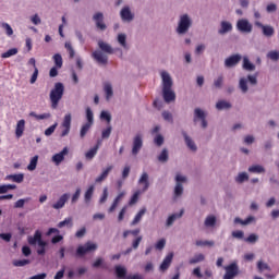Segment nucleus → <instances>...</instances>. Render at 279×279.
Masks as SVG:
<instances>
[{"label": "nucleus", "mask_w": 279, "mask_h": 279, "mask_svg": "<svg viewBox=\"0 0 279 279\" xmlns=\"http://www.w3.org/2000/svg\"><path fill=\"white\" fill-rule=\"evenodd\" d=\"M138 184H144L142 190H137L129 201V206H134L138 202V197L143 195V193L147 192L149 189V174L147 172H143L141 178L138 179Z\"/></svg>", "instance_id": "1"}, {"label": "nucleus", "mask_w": 279, "mask_h": 279, "mask_svg": "<svg viewBox=\"0 0 279 279\" xmlns=\"http://www.w3.org/2000/svg\"><path fill=\"white\" fill-rule=\"evenodd\" d=\"M64 95V84L56 83L54 87L50 90V101L51 108L56 110L58 108V104H60V99Z\"/></svg>", "instance_id": "2"}, {"label": "nucleus", "mask_w": 279, "mask_h": 279, "mask_svg": "<svg viewBox=\"0 0 279 279\" xmlns=\"http://www.w3.org/2000/svg\"><path fill=\"white\" fill-rule=\"evenodd\" d=\"M28 243L29 245H37L39 246V248L37 250V254L38 256H45L46 254V250L45 247H47V242L43 241V233L37 230L34 233V236H28Z\"/></svg>", "instance_id": "3"}, {"label": "nucleus", "mask_w": 279, "mask_h": 279, "mask_svg": "<svg viewBox=\"0 0 279 279\" xmlns=\"http://www.w3.org/2000/svg\"><path fill=\"white\" fill-rule=\"evenodd\" d=\"M97 244L88 241L84 245H81L76 250V256H86V254H93V252H97Z\"/></svg>", "instance_id": "4"}, {"label": "nucleus", "mask_w": 279, "mask_h": 279, "mask_svg": "<svg viewBox=\"0 0 279 279\" xmlns=\"http://www.w3.org/2000/svg\"><path fill=\"white\" fill-rule=\"evenodd\" d=\"M191 25H192L191 17H189L187 14H183L180 17L177 32L179 34H186V32H189V28L191 27Z\"/></svg>", "instance_id": "5"}, {"label": "nucleus", "mask_w": 279, "mask_h": 279, "mask_svg": "<svg viewBox=\"0 0 279 279\" xmlns=\"http://www.w3.org/2000/svg\"><path fill=\"white\" fill-rule=\"evenodd\" d=\"M226 274L223 275V279H234L239 276V265L236 263H231L230 265L225 267Z\"/></svg>", "instance_id": "6"}, {"label": "nucleus", "mask_w": 279, "mask_h": 279, "mask_svg": "<svg viewBox=\"0 0 279 279\" xmlns=\"http://www.w3.org/2000/svg\"><path fill=\"white\" fill-rule=\"evenodd\" d=\"M236 28L242 34H252L253 26L246 19H241L236 23Z\"/></svg>", "instance_id": "7"}, {"label": "nucleus", "mask_w": 279, "mask_h": 279, "mask_svg": "<svg viewBox=\"0 0 279 279\" xmlns=\"http://www.w3.org/2000/svg\"><path fill=\"white\" fill-rule=\"evenodd\" d=\"M141 149H143V135L136 134L133 138L132 155L138 156Z\"/></svg>", "instance_id": "8"}, {"label": "nucleus", "mask_w": 279, "mask_h": 279, "mask_svg": "<svg viewBox=\"0 0 279 279\" xmlns=\"http://www.w3.org/2000/svg\"><path fill=\"white\" fill-rule=\"evenodd\" d=\"M197 119L202 121V128L206 130L208 128V121H206V112L199 108L194 110V123H197Z\"/></svg>", "instance_id": "9"}, {"label": "nucleus", "mask_w": 279, "mask_h": 279, "mask_svg": "<svg viewBox=\"0 0 279 279\" xmlns=\"http://www.w3.org/2000/svg\"><path fill=\"white\" fill-rule=\"evenodd\" d=\"M93 20L95 21L97 29H100V32H106L108 26H106V23H104V13L97 12L94 14Z\"/></svg>", "instance_id": "10"}, {"label": "nucleus", "mask_w": 279, "mask_h": 279, "mask_svg": "<svg viewBox=\"0 0 279 279\" xmlns=\"http://www.w3.org/2000/svg\"><path fill=\"white\" fill-rule=\"evenodd\" d=\"M61 136H68L69 132H71V114H66L63 119V122L60 126Z\"/></svg>", "instance_id": "11"}, {"label": "nucleus", "mask_w": 279, "mask_h": 279, "mask_svg": "<svg viewBox=\"0 0 279 279\" xmlns=\"http://www.w3.org/2000/svg\"><path fill=\"white\" fill-rule=\"evenodd\" d=\"M256 27H259L264 34V36H266L267 38H271V36H274V34H276V31L274 29L272 26L269 25H263V23L260 22H255Z\"/></svg>", "instance_id": "12"}, {"label": "nucleus", "mask_w": 279, "mask_h": 279, "mask_svg": "<svg viewBox=\"0 0 279 279\" xmlns=\"http://www.w3.org/2000/svg\"><path fill=\"white\" fill-rule=\"evenodd\" d=\"M161 80H162V90L173 88V80H171V75L167 72H161Z\"/></svg>", "instance_id": "13"}, {"label": "nucleus", "mask_w": 279, "mask_h": 279, "mask_svg": "<svg viewBox=\"0 0 279 279\" xmlns=\"http://www.w3.org/2000/svg\"><path fill=\"white\" fill-rule=\"evenodd\" d=\"M241 62V54H232L231 57L225 60V66L231 69L232 66H236Z\"/></svg>", "instance_id": "14"}, {"label": "nucleus", "mask_w": 279, "mask_h": 279, "mask_svg": "<svg viewBox=\"0 0 279 279\" xmlns=\"http://www.w3.org/2000/svg\"><path fill=\"white\" fill-rule=\"evenodd\" d=\"M171 263H173V253H169L162 260L159 266V270L165 272L169 267H171Z\"/></svg>", "instance_id": "15"}, {"label": "nucleus", "mask_w": 279, "mask_h": 279, "mask_svg": "<svg viewBox=\"0 0 279 279\" xmlns=\"http://www.w3.org/2000/svg\"><path fill=\"white\" fill-rule=\"evenodd\" d=\"M69 155V148H63L62 151L52 156V162L58 167L63 160L64 156Z\"/></svg>", "instance_id": "16"}, {"label": "nucleus", "mask_w": 279, "mask_h": 279, "mask_svg": "<svg viewBox=\"0 0 279 279\" xmlns=\"http://www.w3.org/2000/svg\"><path fill=\"white\" fill-rule=\"evenodd\" d=\"M93 58L98 62V64H108V56L104 54V52L99 50L93 52Z\"/></svg>", "instance_id": "17"}, {"label": "nucleus", "mask_w": 279, "mask_h": 279, "mask_svg": "<svg viewBox=\"0 0 279 279\" xmlns=\"http://www.w3.org/2000/svg\"><path fill=\"white\" fill-rule=\"evenodd\" d=\"M69 197H71L69 194H63L57 203L52 204V208L54 210H60V208H64V204L69 202Z\"/></svg>", "instance_id": "18"}, {"label": "nucleus", "mask_w": 279, "mask_h": 279, "mask_svg": "<svg viewBox=\"0 0 279 279\" xmlns=\"http://www.w3.org/2000/svg\"><path fill=\"white\" fill-rule=\"evenodd\" d=\"M113 168V166H108L106 169H104L100 175L95 179L96 184H101V182H104V180L110 175V171H112Z\"/></svg>", "instance_id": "19"}, {"label": "nucleus", "mask_w": 279, "mask_h": 279, "mask_svg": "<svg viewBox=\"0 0 279 279\" xmlns=\"http://www.w3.org/2000/svg\"><path fill=\"white\" fill-rule=\"evenodd\" d=\"M113 168V166H108L106 169H104L100 175L95 179L96 184H101V182H104V180L110 175V171H112Z\"/></svg>", "instance_id": "20"}, {"label": "nucleus", "mask_w": 279, "mask_h": 279, "mask_svg": "<svg viewBox=\"0 0 279 279\" xmlns=\"http://www.w3.org/2000/svg\"><path fill=\"white\" fill-rule=\"evenodd\" d=\"M162 96L166 104H171V101L175 100V92L170 89H162Z\"/></svg>", "instance_id": "21"}, {"label": "nucleus", "mask_w": 279, "mask_h": 279, "mask_svg": "<svg viewBox=\"0 0 279 279\" xmlns=\"http://www.w3.org/2000/svg\"><path fill=\"white\" fill-rule=\"evenodd\" d=\"M5 180H8L9 182H15L16 184H21L23 180H25V174L24 173L8 174L5 177Z\"/></svg>", "instance_id": "22"}, {"label": "nucleus", "mask_w": 279, "mask_h": 279, "mask_svg": "<svg viewBox=\"0 0 279 279\" xmlns=\"http://www.w3.org/2000/svg\"><path fill=\"white\" fill-rule=\"evenodd\" d=\"M122 21H133L134 15L132 14V11L128 7L123 8L120 12Z\"/></svg>", "instance_id": "23"}, {"label": "nucleus", "mask_w": 279, "mask_h": 279, "mask_svg": "<svg viewBox=\"0 0 279 279\" xmlns=\"http://www.w3.org/2000/svg\"><path fill=\"white\" fill-rule=\"evenodd\" d=\"M220 29L218 31V34H228V32H232V24L230 22L227 21H222L220 23Z\"/></svg>", "instance_id": "24"}, {"label": "nucleus", "mask_w": 279, "mask_h": 279, "mask_svg": "<svg viewBox=\"0 0 279 279\" xmlns=\"http://www.w3.org/2000/svg\"><path fill=\"white\" fill-rule=\"evenodd\" d=\"M23 132H25V120H20L15 129L16 138H21V136H23Z\"/></svg>", "instance_id": "25"}, {"label": "nucleus", "mask_w": 279, "mask_h": 279, "mask_svg": "<svg viewBox=\"0 0 279 279\" xmlns=\"http://www.w3.org/2000/svg\"><path fill=\"white\" fill-rule=\"evenodd\" d=\"M145 213H147V208L143 207L134 217V219L131 222V226H136L141 223V220L143 219Z\"/></svg>", "instance_id": "26"}, {"label": "nucleus", "mask_w": 279, "mask_h": 279, "mask_svg": "<svg viewBox=\"0 0 279 279\" xmlns=\"http://www.w3.org/2000/svg\"><path fill=\"white\" fill-rule=\"evenodd\" d=\"M204 226L205 228H215L217 226V217L215 215L207 216Z\"/></svg>", "instance_id": "27"}, {"label": "nucleus", "mask_w": 279, "mask_h": 279, "mask_svg": "<svg viewBox=\"0 0 279 279\" xmlns=\"http://www.w3.org/2000/svg\"><path fill=\"white\" fill-rule=\"evenodd\" d=\"M183 137L189 149H191L192 151H197V146L195 145V142L191 140L186 132H183Z\"/></svg>", "instance_id": "28"}, {"label": "nucleus", "mask_w": 279, "mask_h": 279, "mask_svg": "<svg viewBox=\"0 0 279 279\" xmlns=\"http://www.w3.org/2000/svg\"><path fill=\"white\" fill-rule=\"evenodd\" d=\"M99 150V142L97 143V145H95L93 148H90L86 154H85V158L87 160H93L95 158V156H97V151Z\"/></svg>", "instance_id": "29"}, {"label": "nucleus", "mask_w": 279, "mask_h": 279, "mask_svg": "<svg viewBox=\"0 0 279 279\" xmlns=\"http://www.w3.org/2000/svg\"><path fill=\"white\" fill-rule=\"evenodd\" d=\"M184 215V209H181L179 214H172L168 219L166 226H173L175 219H180Z\"/></svg>", "instance_id": "30"}, {"label": "nucleus", "mask_w": 279, "mask_h": 279, "mask_svg": "<svg viewBox=\"0 0 279 279\" xmlns=\"http://www.w3.org/2000/svg\"><path fill=\"white\" fill-rule=\"evenodd\" d=\"M104 90H105L107 101L110 100L112 95H114V92L112 90V84L105 83L104 84Z\"/></svg>", "instance_id": "31"}, {"label": "nucleus", "mask_w": 279, "mask_h": 279, "mask_svg": "<svg viewBox=\"0 0 279 279\" xmlns=\"http://www.w3.org/2000/svg\"><path fill=\"white\" fill-rule=\"evenodd\" d=\"M242 68L244 69V71H256V65H254V63H251L247 57L243 58Z\"/></svg>", "instance_id": "32"}, {"label": "nucleus", "mask_w": 279, "mask_h": 279, "mask_svg": "<svg viewBox=\"0 0 279 279\" xmlns=\"http://www.w3.org/2000/svg\"><path fill=\"white\" fill-rule=\"evenodd\" d=\"M116 276L120 279L128 278V270L121 266H116Z\"/></svg>", "instance_id": "33"}, {"label": "nucleus", "mask_w": 279, "mask_h": 279, "mask_svg": "<svg viewBox=\"0 0 279 279\" xmlns=\"http://www.w3.org/2000/svg\"><path fill=\"white\" fill-rule=\"evenodd\" d=\"M248 172L250 173H265V167L260 165H253L248 167Z\"/></svg>", "instance_id": "34"}, {"label": "nucleus", "mask_w": 279, "mask_h": 279, "mask_svg": "<svg viewBox=\"0 0 279 279\" xmlns=\"http://www.w3.org/2000/svg\"><path fill=\"white\" fill-rule=\"evenodd\" d=\"M217 110H228L232 108V105L226 100H220L216 104Z\"/></svg>", "instance_id": "35"}, {"label": "nucleus", "mask_w": 279, "mask_h": 279, "mask_svg": "<svg viewBox=\"0 0 279 279\" xmlns=\"http://www.w3.org/2000/svg\"><path fill=\"white\" fill-rule=\"evenodd\" d=\"M29 117H34L37 121H43L45 119H51V113H43V114H37L36 112L32 111L29 113Z\"/></svg>", "instance_id": "36"}, {"label": "nucleus", "mask_w": 279, "mask_h": 279, "mask_svg": "<svg viewBox=\"0 0 279 279\" xmlns=\"http://www.w3.org/2000/svg\"><path fill=\"white\" fill-rule=\"evenodd\" d=\"M98 47L101 51H105V53H113L112 47L104 41H99Z\"/></svg>", "instance_id": "37"}, {"label": "nucleus", "mask_w": 279, "mask_h": 279, "mask_svg": "<svg viewBox=\"0 0 279 279\" xmlns=\"http://www.w3.org/2000/svg\"><path fill=\"white\" fill-rule=\"evenodd\" d=\"M38 166V155L34 156L28 166H27V169L28 171H36V167Z\"/></svg>", "instance_id": "38"}, {"label": "nucleus", "mask_w": 279, "mask_h": 279, "mask_svg": "<svg viewBox=\"0 0 279 279\" xmlns=\"http://www.w3.org/2000/svg\"><path fill=\"white\" fill-rule=\"evenodd\" d=\"M196 245L197 247H213L215 246V241H208V240H205V241H202V240H197L196 241Z\"/></svg>", "instance_id": "39"}, {"label": "nucleus", "mask_w": 279, "mask_h": 279, "mask_svg": "<svg viewBox=\"0 0 279 279\" xmlns=\"http://www.w3.org/2000/svg\"><path fill=\"white\" fill-rule=\"evenodd\" d=\"M28 202H32V197L20 198L17 202H15L14 208H24L25 204Z\"/></svg>", "instance_id": "40"}, {"label": "nucleus", "mask_w": 279, "mask_h": 279, "mask_svg": "<svg viewBox=\"0 0 279 279\" xmlns=\"http://www.w3.org/2000/svg\"><path fill=\"white\" fill-rule=\"evenodd\" d=\"M204 254H196L193 258L190 259V265H196V263H202L205 260Z\"/></svg>", "instance_id": "41"}, {"label": "nucleus", "mask_w": 279, "mask_h": 279, "mask_svg": "<svg viewBox=\"0 0 279 279\" xmlns=\"http://www.w3.org/2000/svg\"><path fill=\"white\" fill-rule=\"evenodd\" d=\"M247 180H250V175H247L246 172H241L235 178V182H238V184H243V182H247Z\"/></svg>", "instance_id": "42"}, {"label": "nucleus", "mask_w": 279, "mask_h": 279, "mask_svg": "<svg viewBox=\"0 0 279 279\" xmlns=\"http://www.w3.org/2000/svg\"><path fill=\"white\" fill-rule=\"evenodd\" d=\"M239 88H240V90H242V93H247V90H248L247 78H245V77L240 78Z\"/></svg>", "instance_id": "43"}, {"label": "nucleus", "mask_w": 279, "mask_h": 279, "mask_svg": "<svg viewBox=\"0 0 279 279\" xmlns=\"http://www.w3.org/2000/svg\"><path fill=\"white\" fill-rule=\"evenodd\" d=\"M90 128H93V124H89L87 122L82 126L81 133H80L81 138H84V136L88 134V132L90 131Z\"/></svg>", "instance_id": "44"}, {"label": "nucleus", "mask_w": 279, "mask_h": 279, "mask_svg": "<svg viewBox=\"0 0 279 279\" xmlns=\"http://www.w3.org/2000/svg\"><path fill=\"white\" fill-rule=\"evenodd\" d=\"M159 162H167L169 160V150L167 148H163L161 154L158 156Z\"/></svg>", "instance_id": "45"}, {"label": "nucleus", "mask_w": 279, "mask_h": 279, "mask_svg": "<svg viewBox=\"0 0 279 279\" xmlns=\"http://www.w3.org/2000/svg\"><path fill=\"white\" fill-rule=\"evenodd\" d=\"M126 36L125 34H119L118 35V43L123 47V49H128V43H126Z\"/></svg>", "instance_id": "46"}, {"label": "nucleus", "mask_w": 279, "mask_h": 279, "mask_svg": "<svg viewBox=\"0 0 279 279\" xmlns=\"http://www.w3.org/2000/svg\"><path fill=\"white\" fill-rule=\"evenodd\" d=\"M257 269L260 272H263V271H270L271 270L269 265L266 264V263H263V260L257 262Z\"/></svg>", "instance_id": "47"}, {"label": "nucleus", "mask_w": 279, "mask_h": 279, "mask_svg": "<svg viewBox=\"0 0 279 279\" xmlns=\"http://www.w3.org/2000/svg\"><path fill=\"white\" fill-rule=\"evenodd\" d=\"M86 119H87L86 123H89L90 125L95 123L93 110H90V107L86 108Z\"/></svg>", "instance_id": "48"}, {"label": "nucleus", "mask_w": 279, "mask_h": 279, "mask_svg": "<svg viewBox=\"0 0 279 279\" xmlns=\"http://www.w3.org/2000/svg\"><path fill=\"white\" fill-rule=\"evenodd\" d=\"M16 53H19V49L12 48V49H9L7 52H3L1 54V58H12V56H16Z\"/></svg>", "instance_id": "49"}, {"label": "nucleus", "mask_w": 279, "mask_h": 279, "mask_svg": "<svg viewBox=\"0 0 279 279\" xmlns=\"http://www.w3.org/2000/svg\"><path fill=\"white\" fill-rule=\"evenodd\" d=\"M29 259H15L13 260L14 267H25V265H29Z\"/></svg>", "instance_id": "50"}, {"label": "nucleus", "mask_w": 279, "mask_h": 279, "mask_svg": "<svg viewBox=\"0 0 279 279\" xmlns=\"http://www.w3.org/2000/svg\"><path fill=\"white\" fill-rule=\"evenodd\" d=\"M95 192V186H89L88 190L85 192V202L88 203L93 198V193Z\"/></svg>", "instance_id": "51"}, {"label": "nucleus", "mask_w": 279, "mask_h": 279, "mask_svg": "<svg viewBox=\"0 0 279 279\" xmlns=\"http://www.w3.org/2000/svg\"><path fill=\"white\" fill-rule=\"evenodd\" d=\"M53 60L57 69H62V56L60 53H56L53 56Z\"/></svg>", "instance_id": "52"}, {"label": "nucleus", "mask_w": 279, "mask_h": 279, "mask_svg": "<svg viewBox=\"0 0 279 279\" xmlns=\"http://www.w3.org/2000/svg\"><path fill=\"white\" fill-rule=\"evenodd\" d=\"M182 193H184V187L182 186V183H177V185L174 187L175 197H180V195H182Z\"/></svg>", "instance_id": "53"}, {"label": "nucleus", "mask_w": 279, "mask_h": 279, "mask_svg": "<svg viewBox=\"0 0 279 279\" xmlns=\"http://www.w3.org/2000/svg\"><path fill=\"white\" fill-rule=\"evenodd\" d=\"M215 88H221L223 86V75H219L216 80H214Z\"/></svg>", "instance_id": "54"}, {"label": "nucleus", "mask_w": 279, "mask_h": 279, "mask_svg": "<svg viewBox=\"0 0 279 279\" xmlns=\"http://www.w3.org/2000/svg\"><path fill=\"white\" fill-rule=\"evenodd\" d=\"M258 74L247 75V80L252 86H256L258 84Z\"/></svg>", "instance_id": "55"}, {"label": "nucleus", "mask_w": 279, "mask_h": 279, "mask_svg": "<svg viewBox=\"0 0 279 279\" xmlns=\"http://www.w3.org/2000/svg\"><path fill=\"white\" fill-rule=\"evenodd\" d=\"M110 134H112V126H108L107 129L102 130L101 138H110Z\"/></svg>", "instance_id": "56"}, {"label": "nucleus", "mask_w": 279, "mask_h": 279, "mask_svg": "<svg viewBox=\"0 0 279 279\" xmlns=\"http://www.w3.org/2000/svg\"><path fill=\"white\" fill-rule=\"evenodd\" d=\"M56 128H58V122H56L54 124H52L51 126H49L46 131H45V135L46 136H51V134H53L56 132Z\"/></svg>", "instance_id": "57"}, {"label": "nucleus", "mask_w": 279, "mask_h": 279, "mask_svg": "<svg viewBox=\"0 0 279 279\" xmlns=\"http://www.w3.org/2000/svg\"><path fill=\"white\" fill-rule=\"evenodd\" d=\"M141 241H143V235H138L137 238H135V240H133L132 242V248L138 250V245H141Z\"/></svg>", "instance_id": "58"}, {"label": "nucleus", "mask_w": 279, "mask_h": 279, "mask_svg": "<svg viewBox=\"0 0 279 279\" xmlns=\"http://www.w3.org/2000/svg\"><path fill=\"white\" fill-rule=\"evenodd\" d=\"M167 245V240L165 239H161L159 240L156 244H155V247L156 250H165V246Z\"/></svg>", "instance_id": "59"}, {"label": "nucleus", "mask_w": 279, "mask_h": 279, "mask_svg": "<svg viewBox=\"0 0 279 279\" xmlns=\"http://www.w3.org/2000/svg\"><path fill=\"white\" fill-rule=\"evenodd\" d=\"M2 27L3 29H5L7 36H12V34H14V31L12 29V26H10V24L2 23Z\"/></svg>", "instance_id": "60"}, {"label": "nucleus", "mask_w": 279, "mask_h": 279, "mask_svg": "<svg viewBox=\"0 0 279 279\" xmlns=\"http://www.w3.org/2000/svg\"><path fill=\"white\" fill-rule=\"evenodd\" d=\"M162 117H163L165 121H169L170 123H173V114H171V112L163 111Z\"/></svg>", "instance_id": "61"}, {"label": "nucleus", "mask_w": 279, "mask_h": 279, "mask_svg": "<svg viewBox=\"0 0 279 279\" xmlns=\"http://www.w3.org/2000/svg\"><path fill=\"white\" fill-rule=\"evenodd\" d=\"M246 243H256L258 241V235L252 233L245 239Z\"/></svg>", "instance_id": "62"}, {"label": "nucleus", "mask_w": 279, "mask_h": 279, "mask_svg": "<svg viewBox=\"0 0 279 279\" xmlns=\"http://www.w3.org/2000/svg\"><path fill=\"white\" fill-rule=\"evenodd\" d=\"M163 143H165V137H162V135H157L155 137V144L157 145V147H161Z\"/></svg>", "instance_id": "63"}, {"label": "nucleus", "mask_w": 279, "mask_h": 279, "mask_svg": "<svg viewBox=\"0 0 279 279\" xmlns=\"http://www.w3.org/2000/svg\"><path fill=\"white\" fill-rule=\"evenodd\" d=\"M268 58L270 60L277 61V60H279V52L278 51H270L268 53Z\"/></svg>", "instance_id": "64"}]
</instances>
